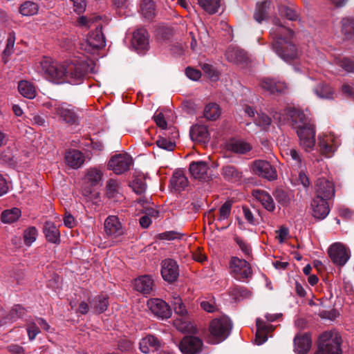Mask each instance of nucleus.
Listing matches in <instances>:
<instances>
[{"label":"nucleus","mask_w":354,"mask_h":354,"mask_svg":"<svg viewBox=\"0 0 354 354\" xmlns=\"http://www.w3.org/2000/svg\"><path fill=\"white\" fill-rule=\"evenodd\" d=\"M313 93L320 99L333 100L336 96L335 91L329 84H318L314 88Z\"/></svg>","instance_id":"31"},{"label":"nucleus","mask_w":354,"mask_h":354,"mask_svg":"<svg viewBox=\"0 0 354 354\" xmlns=\"http://www.w3.org/2000/svg\"><path fill=\"white\" fill-rule=\"evenodd\" d=\"M140 12L142 16L148 19L155 16V6L151 0H143L140 4Z\"/></svg>","instance_id":"47"},{"label":"nucleus","mask_w":354,"mask_h":354,"mask_svg":"<svg viewBox=\"0 0 354 354\" xmlns=\"http://www.w3.org/2000/svg\"><path fill=\"white\" fill-rule=\"evenodd\" d=\"M252 170L256 175L266 178L268 180H273L277 178V172L275 167L266 160H255L252 163Z\"/></svg>","instance_id":"13"},{"label":"nucleus","mask_w":354,"mask_h":354,"mask_svg":"<svg viewBox=\"0 0 354 354\" xmlns=\"http://www.w3.org/2000/svg\"><path fill=\"white\" fill-rule=\"evenodd\" d=\"M255 199L259 201L263 207L269 212H273L275 204L272 196L266 192L261 189H254L252 193Z\"/></svg>","instance_id":"29"},{"label":"nucleus","mask_w":354,"mask_h":354,"mask_svg":"<svg viewBox=\"0 0 354 354\" xmlns=\"http://www.w3.org/2000/svg\"><path fill=\"white\" fill-rule=\"evenodd\" d=\"M225 55L227 61L236 64L244 63L248 59L246 53L236 46H229Z\"/></svg>","instance_id":"27"},{"label":"nucleus","mask_w":354,"mask_h":354,"mask_svg":"<svg viewBox=\"0 0 354 354\" xmlns=\"http://www.w3.org/2000/svg\"><path fill=\"white\" fill-rule=\"evenodd\" d=\"M271 3L268 1H263L257 3L254 12V19L258 23H261L268 18L271 9Z\"/></svg>","instance_id":"32"},{"label":"nucleus","mask_w":354,"mask_h":354,"mask_svg":"<svg viewBox=\"0 0 354 354\" xmlns=\"http://www.w3.org/2000/svg\"><path fill=\"white\" fill-rule=\"evenodd\" d=\"M222 175L227 180L231 182H237L242 177V173L232 165L223 167Z\"/></svg>","instance_id":"42"},{"label":"nucleus","mask_w":354,"mask_h":354,"mask_svg":"<svg viewBox=\"0 0 354 354\" xmlns=\"http://www.w3.org/2000/svg\"><path fill=\"white\" fill-rule=\"evenodd\" d=\"M41 70L39 72L44 75L46 79L55 83H66V64L54 63L50 59L44 58L40 62Z\"/></svg>","instance_id":"6"},{"label":"nucleus","mask_w":354,"mask_h":354,"mask_svg":"<svg viewBox=\"0 0 354 354\" xmlns=\"http://www.w3.org/2000/svg\"><path fill=\"white\" fill-rule=\"evenodd\" d=\"M254 122L263 129H267L271 124V118L264 113H257Z\"/></svg>","instance_id":"56"},{"label":"nucleus","mask_w":354,"mask_h":354,"mask_svg":"<svg viewBox=\"0 0 354 354\" xmlns=\"http://www.w3.org/2000/svg\"><path fill=\"white\" fill-rule=\"evenodd\" d=\"M329 198L314 197L311 203L313 215L318 219H324L329 213Z\"/></svg>","instance_id":"22"},{"label":"nucleus","mask_w":354,"mask_h":354,"mask_svg":"<svg viewBox=\"0 0 354 354\" xmlns=\"http://www.w3.org/2000/svg\"><path fill=\"white\" fill-rule=\"evenodd\" d=\"M221 115L219 106L215 103L208 104L204 109V116L208 120H216Z\"/></svg>","instance_id":"49"},{"label":"nucleus","mask_w":354,"mask_h":354,"mask_svg":"<svg viewBox=\"0 0 354 354\" xmlns=\"http://www.w3.org/2000/svg\"><path fill=\"white\" fill-rule=\"evenodd\" d=\"M26 313V310L20 305H15L11 309L9 315L5 318H0V324L3 325L8 322H13L17 319L21 317Z\"/></svg>","instance_id":"41"},{"label":"nucleus","mask_w":354,"mask_h":354,"mask_svg":"<svg viewBox=\"0 0 354 354\" xmlns=\"http://www.w3.org/2000/svg\"><path fill=\"white\" fill-rule=\"evenodd\" d=\"M335 64L348 73L354 72V62L348 58H337Z\"/></svg>","instance_id":"54"},{"label":"nucleus","mask_w":354,"mask_h":354,"mask_svg":"<svg viewBox=\"0 0 354 354\" xmlns=\"http://www.w3.org/2000/svg\"><path fill=\"white\" fill-rule=\"evenodd\" d=\"M132 44L138 52L143 53L148 49L149 41L147 32L145 29H138L133 32Z\"/></svg>","instance_id":"24"},{"label":"nucleus","mask_w":354,"mask_h":354,"mask_svg":"<svg viewBox=\"0 0 354 354\" xmlns=\"http://www.w3.org/2000/svg\"><path fill=\"white\" fill-rule=\"evenodd\" d=\"M203 72L210 78L216 80L218 74L214 68L209 64H203L201 66Z\"/></svg>","instance_id":"63"},{"label":"nucleus","mask_w":354,"mask_h":354,"mask_svg":"<svg viewBox=\"0 0 354 354\" xmlns=\"http://www.w3.org/2000/svg\"><path fill=\"white\" fill-rule=\"evenodd\" d=\"M209 136L207 128L204 125H194L190 130L192 140L198 142H207Z\"/></svg>","instance_id":"34"},{"label":"nucleus","mask_w":354,"mask_h":354,"mask_svg":"<svg viewBox=\"0 0 354 354\" xmlns=\"http://www.w3.org/2000/svg\"><path fill=\"white\" fill-rule=\"evenodd\" d=\"M103 172L97 167H90L85 171L84 178H82L83 185L82 194L86 197H89L95 187H100L102 184Z\"/></svg>","instance_id":"8"},{"label":"nucleus","mask_w":354,"mask_h":354,"mask_svg":"<svg viewBox=\"0 0 354 354\" xmlns=\"http://www.w3.org/2000/svg\"><path fill=\"white\" fill-rule=\"evenodd\" d=\"M201 307L207 313H214L218 310L214 299L204 300L201 302Z\"/></svg>","instance_id":"61"},{"label":"nucleus","mask_w":354,"mask_h":354,"mask_svg":"<svg viewBox=\"0 0 354 354\" xmlns=\"http://www.w3.org/2000/svg\"><path fill=\"white\" fill-rule=\"evenodd\" d=\"M161 274L164 280L168 282L176 281L179 275L178 266L172 259H165L162 263Z\"/></svg>","instance_id":"21"},{"label":"nucleus","mask_w":354,"mask_h":354,"mask_svg":"<svg viewBox=\"0 0 354 354\" xmlns=\"http://www.w3.org/2000/svg\"><path fill=\"white\" fill-rule=\"evenodd\" d=\"M37 321L27 322V333L30 340H33L36 336L39 333L40 330L38 328Z\"/></svg>","instance_id":"58"},{"label":"nucleus","mask_w":354,"mask_h":354,"mask_svg":"<svg viewBox=\"0 0 354 354\" xmlns=\"http://www.w3.org/2000/svg\"><path fill=\"white\" fill-rule=\"evenodd\" d=\"M147 306L155 316L162 319H168L171 315L170 306L161 299L152 298L149 299Z\"/></svg>","instance_id":"14"},{"label":"nucleus","mask_w":354,"mask_h":354,"mask_svg":"<svg viewBox=\"0 0 354 354\" xmlns=\"http://www.w3.org/2000/svg\"><path fill=\"white\" fill-rule=\"evenodd\" d=\"M18 91L22 96L28 99L35 98L37 94L35 86L26 80H21L19 82Z\"/></svg>","instance_id":"39"},{"label":"nucleus","mask_w":354,"mask_h":354,"mask_svg":"<svg viewBox=\"0 0 354 354\" xmlns=\"http://www.w3.org/2000/svg\"><path fill=\"white\" fill-rule=\"evenodd\" d=\"M38 5L32 1H26L19 8V12L23 16H32L37 13Z\"/></svg>","instance_id":"51"},{"label":"nucleus","mask_w":354,"mask_h":354,"mask_svg":"<svg viewBox=\"0 0 354 354\" xmlns=\"http://www.w3.org/2000/svg\"><path fill=\"white\" fill-rule=\"evenodd\" d=\"M260 87L270 94L284 93L288 87L285 82L276 79L265 77L259 83Z\"/></svg>","instance_id":"20"},{"label":"nucleus","mask_w":354,"mask_h":354,"mask_svg":"<svg viewBox=\"0 0 354 354\" xmlns=\"http://www.w3.org/2000/svg\"><path fill=\"white\" fill-rule=\"evenodd\" d=\"M153 282L149 276H142L135 280V289L143 294H149L153 289Z\"/></svg>","instance_id":"35"},{"label":"nucleus","mask_w":354,"mask_h":354,"mask_svg":"<svg viewBox=\"0 0 354 354\" xmlns=\"http://www.w3.org/2000/svg\"><path fill=\"white\" fill-rule=\"evenodd\" d=\"M104 232L111 239H117L124 234V229L116 216H109L104 221Z\"/></svg>","instance_id":"16"},{"label":"nucleus","mask_w":354,"mask_h":354,"mask_svg":"<svg viewBox=\"0 0 354 354\" xmlns=\"http://www.w3.org/2000/svg\"><path fill=\"white\" fill-rule=\"evenodd\" d=\"M170 183L176 191L180 192L187 186L188 180L183 171L178 170L173 174Z\"/></svg>","instance_id":"37"},{"label":"nucleus","mask_w":354,"mask_h":354,"mask_svg":"<svg viewBox=\"0 0 354 354\" xmlns=\"http://www.w3.org/2000/svg\"><path fill=\"white\" fill-rule=\"evenodd\" d=\"M228 149L238 153H245L251 149V146L241 140L232 139L227 145Z\"/></svg>","instance_id":"40"},{"label":"nucleus","mask_w":354,"mask_h":354,"mask_svg":"<svg viewBox=\"0 0 354 354\" xmlns=\"http://www.w3.org/2000/svg\"><path fill=\"white\" fill-rule=\"evenodd\" d=\"M279 11L281 16L290 21H296L299 18L298 14L293 7L283 6L279 8Z\"/></svg>","instance_id":"53"},{"label":"nucleus","mask_w":354,"mask_h":354,"mask_svg":"<svg viewBox=\"0 0 354 354\" xmlns=\"http://www.w3.org/2000/svg\"><path fill=\"white\" fill-rule=\"evenodd\" d=\"M171 302L174 313L180 317V319L174 320L175 327L180 331L187 330L189 325L187 319L188 312L181 298L177 294H174Z\"/></svg>","instance_id":"9"},{"label":"nucleus","mask_w":354,"mask_h":354,"mask_svg":"<svg viewBox=\"0 0 354 354\" xmlns=\"http://www.w3.org/2000/svg\"><path fill=\"white\" fill-rule=\"evenodd\" d=\"M38 236V230L34 226L26 228L23 233L24 244L30 247L36 241Z\"/></svg>","instance_id":"48"},{"label":"nucleus","mask_w":354,"mask_h":354,"mask_svg":"<svg viewBox=\"0 0 354 354\" xmlns=\"http://www.w3.org/2000/svg\"><path fill=\"white\" fill-rule=\"evenodd\" d=\"M156 145L159 148L169 151H173L176 147L175 142L171 140H168L163 136H160L159 138L156 140Z\"/></svg>","instance_id":"55"},{"label":"nucleus","mask_w":354,"mask_h":354,"mask_svg":"<svg viewBox=\"0 0 354 354\" xmlns=\"http://www.w3.org/2000/svg\"><path fill=\"white\" fill-rule=\"evenodd\" d=\"M132 163V158L129 154L118 153L111 157L108 163V168L115 174H121L129 170Z\"/></svg>","instance_id":"12"},{"label":"nucleus","mask_w":354,"mask_h":354,"mask_svg":"<svg viewBox=\"0 0 354 354\" xmlns=\"http://www.w3.org/2000/svg\"><path fill=\"white\" fill-rule=\"evenodd\" d=\"M229 269L231 276L239 281H247L252 276V270L250 263L237 257H231Z\"/></svg>","instance_id":"7"},{"label":"nucleus","mask_w":354,"mask_h":354,"mask_svg":"<svg viewBox=\"0 0 354 354\" xmlns=\"http://www.w3.org/2000/svg\"><path fill=\"white\" fill-rule=\"evenodd\" d=\"M138 203L142 206V211L149 217H157L158 216V211L154 209L150 203V201L147 198H140L138 201Z\"/></svg>","instance_id":"52"},{"label":"nucleus","mask_w":354,"mask_h":354,"mask_svg":"<svg viewBox=\"0 0 354 354\" xmlns=\"http://www.w3.org/2000/svg\"><path fill=\"white\" fill-rule=\"evenodd\" d=\"M106 195L110 198L119 201L122 198L120 183L114 179H109L106 185Z\"/></svg>","instance_id":"36"},{"label":"nucleus","mask_w":354,"mask_h":354,"mask_svg":"<svg viewBox=\"0 0 354 354\" xmlns=\"http://www.w3.org/2000/svg\"><path fill=\"white\" fill-rule=\"evenodd\" d=\"M209 167L205 162H193L189 165V171L192 176L198 180H205L209 176L207 171Z\"/></svg>","instance_id":"26"},{"label":"nucleus","mask_w":354,"mask_h":354,"mask_svg":"<svg viewBox=\"0 0 354 354\" xmlns=\"http://www.w3.org/2000/svg\"><path fill=\"white\" fill-rule=\"evenodd\" d=\"M332 261L339 266H344L350 258L348 250L340 243H335L328 249Z\"/></svg>","instance_id":"15"},{"label":"nucleus","mask_w":354,"mask_h":354,"mask_svg":"<svg viewBox=\"0 0 354 354\" xmlns=\"http://www.w3.org/2000/svg\"><path fill=\"white\" fill-rule=\"evenodd\" d=\"M342 337L335 330L322 333L319 339L317 351L315 354H342Z\"/></svg>","instance_id":"4"},{"label":"nucleus","mask_w":354,"mask_h":354,"mask_svg":"<svg viewBox=\"0 0 354 354\" xmlns=\"http://www.w3.org/2000/svg\"><path fill=\"white\" fill-rule=\"evenodd\" d=\"M44 233L48 242L59 244L60 242V234L55 226L51 221H46L44 227Z\"/></svg>","instance_id":"33"},{"label":"nucleus","mask_w":354,"mask_h":354,"mask_svg":"<svg viewBox=\"0 0 354 354\" xmlns=\"http://www.w3.org/2000/svg\"><path fill=\"white\" fill-rule=\"evenodd\" d=\"M139 345L140 351L148 354L158 350L160 344L157 337L152 335H148L141 339Z\"/></svg>","instance_id":"28"},{"label":"nucleus","mask_w":354,"mask_h":354,"mask_svg":"<svg viewBox=\"0 0 354 354\" xmlns=\"http://www.w3.org/2000/svg\"><path fill=\"white\" fill-rule=\"evenodd\" d=\"M231 328L232 323L228 317L224 316L213 319L209 327V342L212 344L222 342L228 337Z\"/></svg>","instance_id":"5"},{"label":"nucleus","mask_w":354,"mask_h":354,"mask_svg":"<svg viewBox=\"0 0 354 354\" xmlns=\"http://www.w3.org/2000/svg\"><path fill=\"white\" fill-rule=\"evenodd\" d=\"M198 5L209 14L218 12L221 0H197Z\"/></svg>","instance_id":"44"},{"label":"nucleus","mask_w":354,"mask_h":354,"mask_svg":"<svg viewBox=\"0 0 354 354\" xmlns=\"http://www.w3.org/2000/svg\"><path fill=\"white\" fill-rule=\"evenodd\" d=\"M153 119L156 124L162 129H167V124L162 113L157 111L153 115Z\"/></svg>","instance_id":"64"},{"label":"nucleus","mask_w":354,"mask_h":354,"mask_svg":"<svg viewBox=\"0 0 354 354\" xmlns=\"http://www.w3.org/2000/svg\"><path fill=\"white\" fill-rule=\"evenodd\" d=\"M257 331L255 343L261 345L268 339V333L272 331L274 328L272 325L266 323L263 319L257 318L256 321Z\"/></svg>","instance_id":"23"},{"label":"nucleus","mask_w":354,"mask_h":354,"mask_svg":"<svg viewBox=\"0 0 354 354\" xmlns=\"http://www.w3.org/2000/svg\"><path fill=\"white\" fill-rule=\"evenodd\" d=\"M232 205L230 202H225L219 209V214L217 218L218 221H223L227 219L231 213Z\"/></svg>","instance_id":"57"},{"label":"nucleus","mask_w":354,"mask_h":354,"mask_svg":"<svg viewBox=\"0 0 354 354\" xmlns=\"http://www.w3.org/2000/svg\"><path fill=\"white\" fill-rule=\"evenodd\" d=\"M321 153L326 157H331L341 144L339 137L333 133H322L318 136Z\"/></svg>","instance_id":"11"},{"label":"nucleus","mask_w":354,"mask_h":354,"mask_svg":"<svg viewBox=\"0 0 354 354\" xmlns=\"http://www.w3.org/2000/svg\"><path fill=\"white\" fill-rule=\"evenodd\" d=\"M66 64V83L73 85L82 84L88 73L93 72V63L91 60H84L74 57Z\"/></svg>","instance_id":"3"},{"label":"nucleus","mask_w":354,"mask_h":354,"mask_svg":"<svg viewBox=\"0 0 354 354\" xmlns=\"http://www.w3.org/2000/svg\"><path fill=\"white\" fill-rule=\"evenodd\" d=\"M202 340L196 337H185L179 344V349L183 354H199L203 348Z\"/></svg>","instance_id":"17"},{"label":"nucleus","mask_w":354,"mask_h":354,"mask_svg":"<svg viewBox=\"0 0 354 354\" xmlns=\"http://www.w3.org/2000/svg\"><path fill=\"white\" fill-rule=\"evenodd\" d=\"M64 158L66 164L73 169L80 168L85 161L84 153L76 149L66 151Z\"/></svg>","instance_id":"25"},{"label":"nucleus","mask_w":354,"mask_h":354,"mask_svg":"<svg viewBox=\"0 0 354 354\" xmlns=\"http://www.w3.org/2000/svg\"><path fill=\"white\" fill-rule=\"evenodd\" d=\"M342 32L347 39H354V19H342Z\"/></svg>","instance_id":"45"},{"label":"nucleus","mask_w":354,"mask_h":354,"mask_svg":"<svg viewBox=\"0 0 354 354\" xmlns=\"http://www.w3.org/2000/svg\"><path fill=\"white\" fill-rule=\"evenodd\" d=\"M235 241L243 253L244 256L245 257H249L252 252L250 245L239 237H236L235 239Z\"/></svg>","instance_id":"59"},{"label":"nucleus","mask_w":354,"mask_h":354,"mask_svg":"<svg viewBox=\"0 0 354 354\" xmlns=\"http://www.w3.org/2000/svg\"><path fill=\"white\" fill-rule=\"evenodd\" d=\"M159 239L162 240L171 241L177 239H180V235L179 233L175 231H169L160 233L159 235Z\"/></svg>","instance_id":"62"},{"label":"nucleus","mask_w":354,"mask_h":354,"mask_svg":"<svg viewBox=\"0 0 354 354\" xmlns=\"http://www.w3.org/2000/svg\"><path fill=\"white\" fill-rule=\"evenodd\" d=\"M53 111L59 116L63 121L68 124H75L77 121V116L71 105L66 103H55Z\"/></svg>","instance_id":"19"},{"label":"nucleus","mask_w":354,"mask_h":354,"mask_svg":"<svg viewBox=\"0 0 354 354\" xmlns=\"http://www.w3.org/2000/svg\"><path fill=\"white\" fill-rule=\"evenodd\" d=\"M312 341L308 334L297 335L294 339L295 351L297 354L307 353L311 347Z\"/></svg>","instance_id":"30"},{"label":"nucleus","mask_w":354,"mask_h":354,"mask_svg":"<svg viewBox=\"0 0 354 354\" xmlns=\"http://www.w3.org/2000/svg\"><path fill=\"white\" fill-rule=\"evenodd\" d=\"M104 46L105 41L101 29L96 28L80 44V48L87 53L94 54Z\"/></svg>","instance_id":"10"},{"label":"nucleus","mask_w":354,"mask_h":354,"mask_svg":"<svg viewBox=\"0 0 354 354\" xmlns=\"http://www.w3.org/2000/svg\"><path fill=\"white\" fill-rule=\"evenodd\" d=\"M283 156L290 162L294 167L302 168L304 166V162L299 153L295 149H287L283 152Z\"/></svg>","instance_id":"38"},{"label":"nucleus","mask_w":354,"mask_h":354,"mask_svg":"<svg viewBox=\"0 0 354 354\" xmlns=\"http://www.w3.org/2000/svg\"><path fill=\"white\" fill-rule=\"evenodd\" d=\"M274 197L277 202L282 206L288 205V204L290 202V199L287 194L281 189L276 190V192H274Z\"/></svg>","instance_id":"60"},{"label":"nucleus","mask_w":354,"mask_h":354,"mask_svg":"<svg viewBox=\"0 0 354 354\" xmlns=\"http://www.w3.org/2000/svg\"><path fill=\"white\" fill-rule=\"evenodd\" d=\"M133 192L138 194H142L147 189L145 179L143 176H136L130 184Z\"/></svg>","instance_id":"50"},{"label":"nucleus","mask_w":354,"mask_h":354,"mask_svg":"<svg viewBox=\"0 0 354 354\" xmlns=\"http://www.w3.org/2000/svg\"><path fill=\"white\" fill-rule=\"evenodd\" d=\"M270 35L271 48L281 59L290 62L299 57V51L293 41L294 32L283 26L279 19L273 20Z\"/></svg>","instance_id":"1"},{"label":"nucleus","mask_w":354,"mask_h":354,"mask_svg":"<svg viewBox=\"0 0 354 354\" xmlns=\"http://www.w3.org/2000/svg\"><path fill=\"white\" fill-rule=\"evenodd\" d=\"M335 187L332 181L319 178L315 183V197L331 199L335 196Z\"/></svg>","instance_id":"18"},{"label":"nucleus","mask_w":354,"mask_h":354,"mask_svg":"<svg viewBox=\"0 0 354 354\" xmlns=\"http://www.w3.org/2000/svg\"><path fill=\"white\" fill-rule=\"evenodd\" d=\"M108 304V298L104 295H99L93 301L91 306L95 313H102L107 309Z\"/></svg>","instance_id":"46"},{"label":"nucleus","mask_w":354,"mask_h":354,"mask_svg":"<svg viewBox=\"0 0 354 354\" xmlns=\"http://www.w3.org/2000/svg\"><path fill=\"white\" fill-rule=\"evenodd\" d=\"M21 215V210L19 208L13 207L4 210L1 213V219L4 223H12L17 221Z\"/></svg>","instance_id":"43"},{"label":"nucleus","mask_w":354,"mask_h":354,"mask_svg":"<svg viewBox=\"0 0 354 354\" xmlns=\"http://www.w3.org/2000/svg\"><path fill=\"white\" fill-rule=\"evenodd\" d=\"M273 118L279 122H283L290 118L297 124V133L299 138L301 146L307 151L313 149L315 145V127L304 112L288 108L285 110V113H275Z\"/></svg>","instance_id":"2"}]
</instances>
